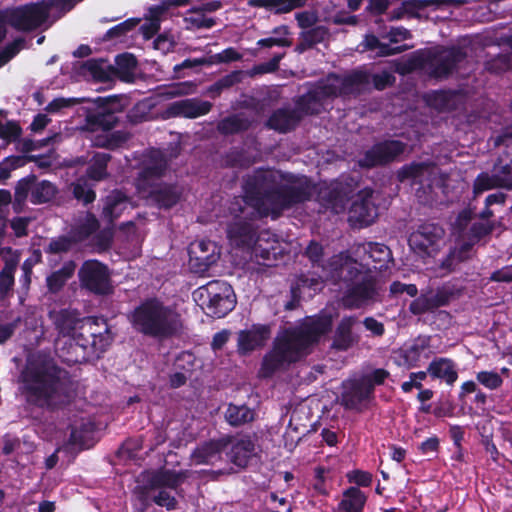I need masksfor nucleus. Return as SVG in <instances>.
<instances>
[{
  "instance_id": "obj_1",
  "label": "nucleus",
  "mask_w": 512,
  "mask_h": 512,
  "mask_svg": "<svg viewBox=\"0 0 512 512\" xmlns=\"http://www.w3.org/2000/svg\"><path fill=\"white\" fill-rule=\"evenodd\" d=\"M315 186L304 177L271 168H258L244 181L246 202L260 215L278 218L284 211L310 201Z\"/></svg>"
},
{
  "instance_id": "obj_2",
  "label": "nucleus",
  "mask_w": 512,
  "mask_h": 512,
  "mask_svg": "<svg viewBox=\"0 0 512 512\" xmlns=\"http://www.w3.org/2000/svg\"><path fill=\"white\" fill-rule=\"evenodd\" d=\"M19 391L30 411L58 412L74 399L68 372L51 358L37 361L21 373Z\"/></svg>"
},
{
  "instance_id": "obj_3",
  "label": "nucleus",
  "mask_w": 512,
  "mask_h": 512,
  "mask_svg": "<svg viewBox=\"0 0 512 512\" xmlns=\"http://www.w3.org/2000/svg\"><path fill=\"white\" fill-rule=\"evenodd\" d=\"M332 327V315L322 310L314 316L307 317L299 327L286 330L283 335L275 338L271 350L264 355L259 370L260 376L271 378L276 372L288 369L291 364L305 356L310 346L331 332Z\"/></svg>"
},
{
  "instance_id": "obj_4",
  "label": "nucleus",
  "mask_w": 512,
  "mask_h": 512,
  "mask_svg": "<svg viewBox=\"0 0 512 512\" xmlns=\"http://www.w3.org/2000/svg\"><path fill=\"white\" fill-rule=\"evenodd\" d=\"M127 318L136 333L160 341L177 336L183 327L181 315L157 297L141 301Z\"/></svg>"
},
{
  "instance_id": "obj_5",
  "label": "nucleus",
  "mask_w": 512,
  "mask_h": 512,
  "mask_svg": "<svg viewBox=\"0 0 512 512\" xmlns=\"http://www.w3.org/2000/svg\"><path fill=\"white\" fill-rule=\"evenodd\" d=\"M113 338L110 328L103 318L87 317L80 326V332L63 341L56 349L63 363L72 366L89 361L106 351Z\"/></svg>"
},
{
  "instance_id": "obj_6",
  "label": "nucleus",
  "mask_w": 512,
  "mask_h": 512,
  "mask_svg": "<svg viewBox=\"0 0 512 512\" xmlns=\"http://www.w3.org/2000/svg\"><path fill=\"white\" fill-rule=\"evenodd\" d=\"M339 277L344 287L341 301L346 309H359L376 295L375 278L359 268L357 262L341 265Z\"/></svg>"
},
{
  "instance_id": "obj_7",
  "label": "nucleus",
  "mask_w": 512,
  "mask_h": 512,
  "mask_svg": "<svg viewBox=\"0 0 512 512\" xmlns=\"http://www.w3.org/2000/svg\"><path fill=\"white\" fill-rule=\"evenodd\" d=\"M193 296L206 315L213 318L225 317L236 305V295L232 286L222 280H213L199 287Z\"/></svg>"
},
{
  "instance_id": "obj_8",
  "label": "nucleus",
  "mask_w": 512,
  "mask_h": 512,
  "mask_svg": "<svg viewBox=\"0 0 512 512\" xmlns=\"http://www.w3.org/2000/svg\"><path fill=\"white\" fill-rule=\"evenodd\" d=\"M466 50L461 46H438L426 53L424 63L429 75L435 79H448L467 58Z\"/></svg>"
},
{
  "instance_id": "obj_9",
  "label": "nucleus",
  "mask_w": 512,
  "mask_h": 512,
  "mask_svg": "<svg viewBox=\"0 0 512 512\" xmlns=\"http://www.w3.org/2000/svg\"><path fill=\"white\" fill-rule=\"evenodd\" d=\"M7 25L17 31L30 32L39 28L49 17L46 0L20 5L3 12Z\"/></svg>"
},
{
  "instance_id": "obj_10",
  "label": "nucleus",
  "mask_w": 512,
  "mask_h": 512,
  "mask_svg": "<svg viewBox=\"0 0 512 512\" xmlns=\"http://www.w3.org/2000/svg\"><path fill=\"white\" fill-rule=\"evenodd\" d=\"M78 279L81 288L94 295L106 296L113 293L110 270L97 259H88L82 263Z\"/></svg>"
},
{
  "instance_id": "obj_11",
  "label": "nucleus",
  "mask_w": 512,
  "mask_h": 512,
  "mask_svg": "<svg viewBox=\"0 0 512 512\" xmlns=\"http://www.w3.org/2000/svg\"><path fill=\"white\" fill-rule=\"evenodd\" d=\"M406 149L407 144L401 140L384 139L366 150L357 163L363 169L385 167L398 161Z\"/></svg>"
},
{
  "instance_id": "obj_12",
  "label": "nucleus",
  "mask_w": 512,
  "mask_h": 512,
  "mask_svg": "<svg viewBox=\"0 0 512 512\" xmlns=\"http://www.w3.org/2000/svg\"><path fill=\"white\" fill-rule=\"evenodd\" d=\"M96 108L88 110L85 116L86 126L90 131H109L119 122L117 112L120 111L118 96L97 97Z\"/></svg>"
},
{
  "instance_id": "obj_13",
  "label": "nucleus",
  "mask_w": 512,
  "mask_h": 512,
  "mask_svg": "<svg viewBox=\"0 0 512 512\" xmlns=\"http://www.w3.org/2000/svg\"><path fill=\"white\" fill-rule=\"evenodd\" d=\"M445 235L444 228L435 222H423L409 238V246L422 256H432L440 249V242Z\"/></svg>"
},
{
  "instance_id": "obj_14",
  "label": "nucleus",
  "mask_w": 512,
  "mask_h": 512,
  "mask_svg": "<svg viewBox=\"0 0 512 512\" xmlns=\"http://www.w3.org/2000/svg\"><path fill=\"white\" fill-rule=\"evenodd\" d=\"M374 400L375 395L366 388L359 378L343 381L339 402L345 410L362 413L369 409Z\"/></svg>"
},
{
  "instance_id": "obj_15",
  "label": "nucleus",
  "mask_w": 512,
  "mask_h": 512,
  "mask_svg": "<svg viewBox=\"0 0 512 512\" xmlns=\"http://www.w3.org/2000/svg\"><path fill=\"white\" fill-rule=\"evenodd\" d=\"M372 188H364L357 194L349 209V221L359 228L371 225L378 216V208L374 204Z\"/></svg>"
},
{
  "instance_id": "obj_16",
  "label": "nucleus",
  "mask_w": 512,
  "mask_h": 512,
  "mask_svg": "<svg viewBox=\"0 0 512 512\" xmlns=\"http://www.w3.org/2000/svg\"><path fill=\"white\" fill-rule=\"evenodd\" d=\"M217 245L211 240L192 243L188 249L189 264L196 273H205L219 259Z\"/></svg>"
},
{
  "instance_id": "obj_17",
  "label": "nucleus",
  "mask_w": 512,
  "mask_h": 512,
  "mask_svg": "<svg viewBox=\"0 0 512 512\" xmlns=\"http://www.w3.org/2000/svg\"><path fill=\"white\" fill-rule=\"evenodd\" d=\"M213 104L200 98H186L170 103L165 109L166 118L195 119L208 114Z\"/></svg>"
},
{
  "instance_id": "obj_18",
  "label": "nucleus",
  "mask_w": 512,
  "mask_h": 512,
  "mask_svg": "<svg viewBox=\"0 0 512 512\" xmlns=\"http://www.w3.org/2000/svg\"><path fill=\"white\" fill-rule=\"evenodd\" d=\"M167 168V161L163 157L151 159L149 162L145 163L135 179L137 191L141 194H145L161 183V179L165 175Z\"/></svg>"
},
{
  "instance_id": "obj_19",
  "label": "nucleus",
  "mask_w": 512,
  "mask_h": 512,
  "mask_svg": "<svg viewBox=\"0 0 512 512\" xmlns=\"http://www.w3.org/2000/svg\"><path fill=\"white\" fill-rule=\"evenodd\" d=\"M271 336L270 326L254 324L250 329L238 333L237 351L240 355H248L257 348L263 347Z\"/></svg>"
},
{
  "instance_id": "obj_20",
  "label": "nucleus",
  "mask_w": 512,
  "mask_h": 512,
  "mask_svg": "<svg viewBox=\"0 0 512 512\" xmlns=\"http://www.w3.org/2000/svg\"><path fill=\"white\" fill-rule=\"evenodd\" d=\"M302 121V115L295 108L282 107L275 109L264 126L280 134H287L295 130Z\"/></svg>"
},
{
  "instance_id": "obj_21",
  "label": "nucleus",
  "mask_w": 512,
  "mask_h": 512,
  "mask_svg": "<svg viewBox=\"0 0 512 512\" xmlns=\"http://www.w3.org/2000/svg\"><path fill=\"white\" fill-rule=\"evenodd\" d=\"M183 190L176 183L161 182L144 195L159 209H171L177 205L182 197Z\"/></svg>"
},
{
  "instance_id": "obj_22",
  "label": "nucleus",
  "mask_w": 512,
  "mask_h": 512,
  "mask_svg": "<svg viewBox=\"0 0 512 512\" xmlns=\"http://www.w3.org/2000/svg\"><path fill=\"white\" fill-rule=\"evenodd\" d=\"M356 323L355 316H344L335 329L331 348L337 351H347L357 344L360 337L353 332Z\"/></svg>"
},
{
  "instance_id": "obj_23",
  "label": "nucleus",
  "mask_w": 512,
  "mask_h": 512,
  "mask_svg": "<svg viewBox=\"0 0 512 512\" xmlns=\"http://www.w3.org/2000/svg\"><path fill=\"white\" fill-rule=\"evenodd\" d=\"M431 380H439L448 386H453L458 379L457 363L447 357H435L427 367Z\"/></svg>"
},
{
  "instance_id": "obj_24",
  "label": "nucleus",
  "mask_w": 512,
  "mask_h": 512,
  "mask_svg": "<svg viewBox=\"0 0 512 512\" xmlns=\"http://www.w3.org/2000/svg\"><path fill=\"white\" fill-rule=\"evenodd\" d=\"M431 336L419 335L399 351L401 364L408 369L418 367L424 353L430 348Z\"/></svg>"
},
{
  "instance_id": "obj_25",
  "label": "nucleus",
  "mask_w": 512,
  "mask_h": 512,
  "mask_svg": "<svg viewBox=\"0 0 512 512\" xmlns=\"http://www.w3.org/2000/svg\"><path fill=\"white\" fill-rule=\"evenodd\" d=\"M227 237L239 248H250L256 241V231L251 222L236 219L227 226Z\"/></svg>"
},
{
  "instance_id": "obj_26",
  "label": "nucleus",
  "mask_w": 512,
  "mask_h": 512,
  "mask_svg": "<svg viewBox=\"0 0 512 512\" xmlns=\"http://www.w3.org/2000/svg\"><path fill=\"white\" fill-rule=\"evenodd\" d=\"M50 317L58 334L63 337H72L75 333L80 332V326L87 318H79L77 311L70 309H60L57 312H51Z\"/></svg>"
},
{
  "instance_id": "obj_27",
  "label": "nucleus",
  "mask_w": 512,
  "mask_h": 512,
  "mask_svg": "<svg viewBox=\"0 0 512 512\" xmlns=\"http://www.w3.org/2000/svg\"><path fill=\"white\" fill-rule=\"evenodd\" d=\"M230 444V438L206 441L193 450L191 458L196 464H209L217 459Z\"/></svg>"
},
{
  "instance_id": "obj_28",
  "label": "nucleus",
  "mask_w": 512,
  "mask_h": 512,
  "mask_svg": "<svg viewBox=\"0 0 512 512\" xmlns=\"http://www.w3.org/2000/svg\"><path fill=\"white\" fill-rule=\"evenodd\" d=\"M255 120L243 112L230 114L217 122L216 129L223 136H231L247 132L253 127Z\"/></svg>"
},
{
  "instance_id": "obj_29",
  "label": "nucleus",
  "mask_w": 512,
  "mask_h": 512,
  "mask_svg": "<svg viewBox=\"0 0 512 512\" xmlns=\"http://www.w3.org/2000/svg\"><path fill=\"white\" fill-rule=\"evenodd\" d=\"M129 197L121 190H112L104 199L101 216L109 224H113L128 207Z\"/></svg>"
},
{
  "instance_id": "obj_30",
  "label": "nucleus",
  "mask_w": 512,
  "mask_h": 512,
  "mask_svg": "<svg viewBox=\"0 0 512 512\" xmlns=\"http://www.w3.org/2000/svg\"><path fill=\"white\" fill-rule=\"evenodd\" d=\"M476 251L472 247V243H463L449 249L448 254L442 259L440 268L448 272H455L460 264L473 259Z\"/></svg>"
},
{
  "instance_id": "obj_31",
  "label": "nucleus",
  "mask_w": 512,
  "mask_h": 512,
  "mask_svg": "<svg viewBox=\"0 0 512 512\" xmlns=\"http://www.w3.org/2000/svg\"><path fill=\"white\" fill-rule=\"evenodd\" d=\"M342 94L344 96L357 95L369 88L371 73L363 69H355L350 73L340 76Z\"/></svg>"
},
{
  "instance_id": "obj_32",
  "label": "nucleus",
  "mask_w": 512,
  "mask_h": 512,
  "mask_svg": "<svg viewBox=\"0 0 512 512\" xmlns=\"http://www.w3.org/2000/svg\"><path fill=\"white\" fill-rule=\"evenodd\" d=\"M408 49L407 45H400L392 47L387 43H383L373 33H367L364 35L363 40L358 45V51L367 52L375 51L378 57H387L392 55L400 54Z\"/></svg>"
},
{
  "instance_id": "obj_33",
  "label": "nucleus",
  "mask_w": 512,
  "mask_h": 512,
  "mask_svg": "<svg viewBox=\"0 0 512 512\" xmlns=\"http://www.w3.org/2000/svg\"><path fill=\"white\" fill-rule=\"evenodd\" d=\"M345 193L341 186H337L333 183L331 186L320 187L317 192V201L325 209H331L337 211L338 209L344 208L348 201L345 197Z\"/></svg>"
},
{
  "instance_id": "obj_34",
  "label": "nucleus",
  "mask_w": 512,
  "mask_h": 512,
  "mask_svg": "<svg viewBox=\"0 0 512 512\" xmlns=\"http://www.w3.org/2000/svg\"><path fill=\"white\" fill-rule=\"evenodd\" d=\"M367 499V495L360 488L350 486L343 491L337 510L339 512H364Z\"/></svg>"
},
{
  "instance_id": "obj_35",
  "label": "nucleus",
  "mask_w": 512,
  "mask_h": 512,
  "mask_svg": "<svg viewBox=\"0 0 512 512\" xmlns=\"http://www.w3.org/2000/svg\"><path fill=\"white\" fill-rule=\"evenodd\" d=\"M329 36V29L323 25L302 31L299 34V41L296 45L295 51L298 53H304L305 51L312 49L315 45L323 43L329 38Z\"/></svg>"
},
{
  "instance_id": "obj_36",
  "label": "nucleus",
  "mask_w": 512,
  "mask_h": 512,
  "mask_svg": "<svg viewBox=\"0 0 512 512\" xmlns=\"http://www.w3.org/2000/svg\"><path fill=\"white\" fill-rule=\"evenodd\" d=\"M187 478L186 471H175V470H161L154 473L150 481V487L158 488H169L176 490Z\"/></svg>"
},
{
  "instance_id": "obj_37",
  "label": "nucleus",
  "mask_w": 512,
  "mask_h": 512,
  "mask_svg": "<svg viewBox=\"0 0 512 512\" xmlns=\"http://www.w3.org/2000/svg\"><path fill=\"white\" fill-rule=\"evenodd\" d=\"M255 417V410L246 404L229 403L224 413L226 422L232 427H241L254 421Z\"/></svg>"
},
{
  "instance_id": "obj_38",
  "label": "nucleus",
  "mask_w": 512,
  "mask_h": 512,
  "mask_svg": "<svg viewBox=\"0 0 512 512\" xmlns=\"http://www.w3.org/2000/svg\"><path fill=\"white\" fill-rule=\"evenodd\" d=\"M37 176L33 173L21 178L15 185L14 200L12 203L13 210L19 214L23 212L28 197L32 195L34 182Z\"/></svg>"
},
{
  "instance_id": "obj_39",
  "label": "nucleus",
  "mask_w": 512,
  "mask_h": 512,
  "mask_svg": "<svg viewBox=\"0 0 512 512\" xmlns=\"http://www.w3.org/2000/svg\"><path fill=\"white\" fill-rule=\"evenodd\" d=\"M323 102L314 89L308 90L295 101V110L304 116L319 115L323 110Z\"/></svg>"
},
{
  "instance_id": "obj_40",
  "label": "nucleus",
  "mask_w": 512,
  "mask_h": 512,
  "mask_svg": "<svg viewBox=\"0 0 512 512\" xmlns=\"http://www.w3.org/2000/svg\"><path fill=\"white\" fill-rule=\"evenodd\" d=\"M76 263L73 260L66 261L62 267L52 272L46 278V286L52 293L59 292L66 284V282L74 275Z\"/></svg>"
},
{
  "instance_id": "obj_41",
  "label": "nucleus",
  "mask_w": 512,
  "mask_h": 512,
  "mask_svg": "<svg viewBox=\"0 0 512 512\" xmlns=\"http://www.w3.org/2000/svg\"><path fill=\"white\" fill-rule=\"evenodd\" d=\"M254 451V443L250 439H240L232 444L228 453L230 461L238 467L248 465Z\"/></svg>"
},
{
  "instance_id": "obj_42",
  "label": "nucleus",
  "mask_w": 512,
  "mask_h": 512,
  "mask_svg": "<svg viewBox=\"0 0 512 512\" xmlns=\"http://www.w3.org/2000/svg\"><path fill=\"white\" fill-rule=\"evenodd\" d=\"M112 156L108 153H95L87 169L86 176L93 181L100 182L108 178V163Z\"/></svg>"
},
{
  "instance_id": "obj_43",
  "label": "nucleus",
  "mask_w": 512,
  "mask_h": 512,
  "mask_svg": "<svg viewBox=\"0 0 512 512\" xmlns=\"http://www.w3.org/2000/svg\"><path fill=\"white\" fill-rule=\"evenodd\" d=\"M116 76L124 82L134 81L135 70L137 68V59L131 53H122L116 56Z\"/></svg>"
},
{
  "instance_id": "obj_44",
  "label": "nucleus",
  "mask_w": 512,
  "mask_h": 512,
  "mask_svg": "<svg viewBox=\"0 0 512 512\" xmlns=\"http://www.w3.org/2000/svg\"><path fill=\"white\" fill-rule=\"evenodd\" d=\"M57 186L48 181L38 179L34 182L32 195L29 198L30 202L34 205H41L51 202L57 195Z\"/></svg>"
},
{
  "instance_id": "obj_45",
  "label": "nucleus",
  "mask_w": 512,
  "mask_h": 512,
  "mask_svg": "<svg viewBox=\"0 0 512 512\" xmlns=\"http://www.w3.org/2000/svg\"><path fill=\"white\" fill-rule=\"evenodd\" d=\"M18 266V259L9 258L5 260L0 271V300L8 297L15 284L14 274Z\"/></svg>"
},
{
  "instance_id": "obj_46",
  "label": "nucleus",
  "mask_w": 512,
  "mask_h": 512,
  "mask_svg": "<svg viewBox=\"0 0 512 512\" xmlns=\"http://www.w3.org/2000/svg\"><path fill=\"white\" fill-rule=\"evenodd\" d=\"M322 288L323 282L319 276L301 273L293 280L290 286V293L298 297V292L302 294L304 290H308L315 294L321 291Z\"/></svg>"
},
{
  "instance_id": "obj_47",
  "label": "nucleus",
  "mask_w": 512,
  "mask_h": 512,
  "mask_svg": "<svg viewBox=\"0 0 512 512\" xmlns=\"http://www.w3.org/2000/svg\"><path fill=\"white\" fill-rule=\"evenodd\" d=\"M220 162L225 168H248L252 163L246 150L235 146L221 155Z\"/></svg>"
},
{
  "instance_id": "obj_48",
  "label": "nucleus",
  "mask_w": 512,
  "mask_h": 512,
  "mask_svg": "<svg viewBox=\"0 0 512 512\" xmlns=\"http://www.w3.org/2000/svg\"><path fill=\"white\" fill-rule=\"evenodd\" d=\"M313 89L318 94L323 103L327 99H334L339 96H344L341 90L340 75L336 73H330L327 76L325 82H319V84Z\"/></svg>"
},
{
  "instance_id": "obj_49",
  "label": "nucleus",
  "mask_w": 512,
  "mask_h": 512,
  "mask_svg": "<svg viewBox=\"0 0 512 512\" xmlns=\"http://www.w3.org/2000/svg\"><path fill=\"white\" fill-rule=\"evenodd\" d=\"M262 240L263 236L259 235L251 246L252 252L257 259L263 260L264 265L273 266L275 265L273 261L277 259L276 256L279 253L278 246L276 242L270 243L269 241L266 242V246H263Z\"/></svg>"
},
{
  "instance_id": "obj_50",
  "label": "nucleus",
  "mask_w": 512,
  "mask_h": 512,
  "mask_svg": "<svg viewBox=\"0 0 512 512\" xmlns=\"http://www.w3.org/2000/svg\"><path fill=\"white\" fill-rule=\"evenodd\" d=\"M94 429L95 425L91 421L81 422L79 426H71L68 444L79 446L83 449Z\"/></svg>"
},
{
  "instance_id": "obj_51",
  "label": "nucleus",
  "mask_w": 512,
  "mask_h": 512,
  "mask_svg": "<svg viewBox=\"0 0 512 512\" xmlns=\"http://www.w3.org/2000/svg\"><path fill=\"white\" fill-rule=\"evenodd\" d=\"M256 6L274 10L276 14H283L303 6V0H253Z\"/></svg>"
},
{
  "instance_id": "obj_52",
  "label": "nucleus",
  "mask_w": 512,
  "mask_h": 512,
  "mask_svg": "<svg viewBox=\"0 0 512 512\" xmlns=\"http://www.w3.org/2000/svg\"><path fill=\"white\" fill-rule=\"evenodd\" d=\"M77 239L72 235H61L52 238L49 244L44 248L46 254L55 255L60 253L69 252L72 247L77 243Z\"/></svg>"
},
{
  "instance_id": "obj_53",
  "label": "nucleus",
  "mask_w": 512,
  "mask_h": 512,
  "mask_svg": "<svg viewBox=\"0 0 512 512\" xmlns=\"http://www.w3.org/2000/svg\"><path fill=\"white\" fill-rule=\"evenodd\" d=\"M496 173L492 170V174L481 172L477 175L473 183V193L475 196L482 194L485 191L502 188Z\"/></svg>"
},
{
  "instance_id": "obj_54",
  "label": "nucleus",
  "mask_w": 512,
  "mask_h": 512,
  "mask_svg": "<svg viewBox=\"0 0 512 512\" xmlns=\"http://www.w3.org/2000/svg\"><path fill=\"white\" fill-rule=\"evenodd\" d=\"M454 96L452 91H433L428 95L427 103L439 111H448L452 109Z\"/></svg>"
},
{
  "instance_id": "obj_55",
  "label": "nucleus",
  "mask_w": 512,
  "mask_h": 512,
  "mask_svg": "<svg viewBox=\"0 0 512 512\" xmlns=\"http://www.w3.org/2000/svg\"><path fill=\"white\" fill-rule=\"evenodd\" d=\"M130 138V134L126 131L117 130L104 137L96 138V146L115 150L125 144Z\"/></svg>"
},
{
  "instance_id": "obj_56",
  "label": "nucleus",
  "mask_w": 512,
  "mask_h": 512,
  "mask_svg": "<svg viewBox=\"0 0 512 512\" xmlns=\"http://www.w3.org/2000/svg\"><path fill=\"white\" fill-rule=\"evenodd\" d=\"M460 295V291L452 285H443L438 287L433 295H431L433 304L436 309L447 306L451 301Z\"/></svg>"
},
{
  "instance_id": "obj_57",
  "label": "nucleus",
  "mask_w": 512,
  "mask_h": 512,
  "mask_svg": "<svg viewBox=\"0 0 512 512\" xmlns=\"http://www.w3.org/2000/svg\"><path fill=\"white\" fill-rule=\"evenodd\" d=\"M428 165L424 162H411L409 164L403 165L397 171V179L400 182H404L406 180H415L421 178L425 171L427 170Z\"/></svg>"
},
{
  "instance_id": "obj_58",
  "label": "nucleus",
  "mask_w": 512,
  "mask_h": 512,
  "mask_svg": "<svg viewBox=\"0 0 512 512\" xmlns=\"http://www.w3.org/2000/svg\"><path fill=\"white\" fill-rule=\"evenodd\" d=\"M493 230L494 225L492 223L474 222L466 233V242L472 243V247H474L483 238L490 235Z\"/></svg>"
},
{
  "instance_id": "obj_59",
  "label": "nucleus",
  "mask_w": 512,
  "mask_h": 512,
  "mask_svg": "<svg viewBox=\"0 0 512 512\" xmlns=\"http://www.w3.org/2000/svg\"><path fill=\"white\" fill-rule=\"evenodd\" d=\"M390 377V372L384 368H376L369 373L363 374L359 379L370 392L375 395V387L383 385Z\"/></svg>"
},
{
  "instance_id": "obj_60",
  "label": "nucleus",
  "mask_w": 512,
  "mask_h": 512,
  "mask_svg": "<svg viewBox=\"0 0 512 512\" xmlns=\"http://www.w3.org/2000/svg\"><path fill=\"white\" fill-rule=\"evenodd\" d=\"M512 67L511 54H498L490 60L486 61L485 69L491 74H502Z\"/></svg>"
},
{
  "instance_id": "obj_61",
  "label": "nucleus",
  "mask_w": 512,
  "mask_h": 512,
  "mask_svg": "<svg viewBox=\"0 0 512 512\" xmlns=\"http://www.w3.org/2000/svg\"><path fill=\"white\" fill-rule=\"evenodd\" d=\"M140 22L138 18H129L114 27L110 28L104 35V40H113L126 36Z\"/></svg>"
},
{
  "instance_id": "obj_62",
  "label": "nucleus",
  "mask_w": 512,
  "mask_h": 512,
  "mask_svg": "<svg viewBox=\"0 0 512 512\" xmlns=\"http://www.w3.org/2000/svg\"><path fill=\"white\" fill-rule=\"evenodd\" d=\"M493 171L499 178L502 188L512 189V160L509 163H502V159L498 158L493 165Z\"/></svg>"
},
{
  "instance_id": "obj_63",
  "label": "nucleus",
  "mask_w": 512,
  "mask_h": 512,
  "mask_svg": "<svg viewBox=\"0 0 512 512\" xmlns=\"http://www.w3.org/2000/svg\"><path fill=\"white\" fill-rule=\"evenodd\" d=\"M434 310H436V308L433 304L432 298L426 294H421L416 297L409 305L410 313L415 316H420Z\"/></svg>"
},
{
  "instance_id": "obj_64",
  "label": "nucleus",
  "mask_w": 512,
  "mask_h": 512,
  "mask_svg": "<svg viewBox=\"0 0 512 512\" xmlns=\"http://www.w3.org/2000/svg\"><path fill=\"white\" fill-rule=\"evenodd\" d=\"M155 487H150V481L144 485H138L134 488V495L136 496L137 501L139 502V507L137 508L138 512H145L153 502V498H151V491L155 490Z\"/></svg>"
}]
</instances>
